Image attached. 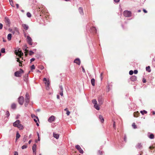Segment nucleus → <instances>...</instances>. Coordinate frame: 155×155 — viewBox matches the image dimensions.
I'll return each mask as SVG.
<instances>
[{"instance_id":"1","label":"nucleus","mask_w":155,"mask_h":155,"mask_svg":"<svg viewBox=\"0 0 155 155\" xmlns=\"http://www.w3.org/2000/svg\"><path fill=\"white\" fill-rule=\"evenodd\" d=\"M13 126L15 127H17L20 130L23 129L24 127L21 124V122L19 120H17L13 123Z\"/></svg>"},{"instance_id":"2","label":"nucleus","mask_w":155,"mask_h":155,"mask_svg":"<svg viewBox=\"0 0 155 155\" xmlns=\"http://www.w3.org/2000/svg\"><path fill=\"white\" fill-rule=\"evenodd\" d=\"M30 97L29 94L26 93L25 95V106L26 107L28 105V103L29 102Z\"/></svg>"},{"instance_id":"3","label":"nucleus","mask_w":155,"mask_h":155,"mask_svg":"<svg viewBox=\"0 0 155 155\" xmlns=\"http://www.w3.org/2000/svg\"><path fill=\"white\" fill-rule=\"evenodd\" d=\"M43 81H46L45 83L46 89L47 90H48L50 88V81L49 80H47V79L44 78L43 79Z\"/></svg>"},{"instance_id":"4","label":"nucleus","mask_w":155,"mask_h":155,"mask_svg":"<svg viewBox=\"0 0 155 155\" xmlns=\"http://www.w3.org/2000/svg\"><path fill=\"white\" fill-rule=\"evenodd\" d=\"M15 53L16 54L19 56L20 58H21L23 54L20 49L15 50Z\"/></svg>"},{"instance_id":"5","label":"nucleus","mask_w":155,"mask_h":155,"mask_svg":"<svg viewBox=\"0 0 155 155\" xmlns=\"http://www.w3.org/2000/svg\"><path fill=\"white\" fill-rule=\"evenodd\" d=\"M24 73V71L21 69H20L19 71H17L15 73V75L17 77H19L21 76V74Z\"/></svg>"},{"instance_id":"6","label":"nucleus","mask_w":155,"mask_h":155,"mask_svg":"<svg viewBox=\"0 0 155 155\" xmlns=\"http://www.w3.org/2000/svg\"><path fill=\"white\" fill-rule=\"evenodd\" d=\"M92 102L94 104V108L97 110H99L100 109V107L97 104V102L95 99H93L92 100Z\"/></svg>"},{"instance_id":"7","label":"nucleus","mask_w":155,"mask_h":155,"mask_svg":"<svg viewBox=\"0 0 155 155\" xmlns=\"http://www.w3.org/2000/svg\"><path fill=\"white\" fill-rule=\"evenodd\" d=\"M123 15L125 17H129L131 16V13L130 11L126 10L124 12Z\"/></svg>"},{"instance_id":"8","label":"nucleus","mask_w":155,"mask_h":155,"mask_svg":"<svg viewBox=\"0 0 155 155\" xmlns=\"http://www.w3.org/2000/svg\"><path fill=\"white\" fill-rule=\"evenodd\" d=\"M18 102L20 105H22L24 103V97L22 96H20L18 98Z\"/></svg>"},{"instance_id":"9","label":"nucleus","mask_w":155,"mask_h":155,"mask_svg":"<svg viewBox=\"0 0 155 155\" xmlns=\"http://www.w3.org/2000/svg\"><path fill=\"white\" fill-rule=\"evenodd\" d=\"M76 148L79 151V152L81 153H83V151L81 148L80 146L78 145L75 146Z\"/></svg>"},{"instance_id":"10","label":"nucleus","mask_w":155,"mask_h":155,"mask_svg":"<svg viewBox=\"0 0 155 155\" xmlns=\"http://www.w3.org/2000/svg\"><path fill=\"white\" fill-rule=\"evenodd\" d=\"M27 41L28 43L30 45H32V40L31 38L29 36H27Z\"/></svg>"},{"instance_id":"11","label":"nucleus","mask_w":155,"mask_h":155,"mask_svg":"<svg viewBox=\"0 0 155 155\" xmlns=\"http://www.w3.org/2000/svg\"><path fill=\"white\" fill-rule=\"evenodd\" d=\"M55 119V117L54 116L52 115L48 119V121L50 123H51L54 121Z\"/></svg>"},{"instance_id":"12","label":"nucleus","mask_w":155,"mask_h":155,"mask_svg":"<svg viewBox=\"0 0 155 155\" xmlns=\"http://www.w3.org/2000/svg\"><path fill=\"white\" fill-rule=\"evenodd\" d=\"M5 22L7 25H9L10 24V21L8 18L7 17H5L4 19Z\"/></svg>"},{"instance_id":"13","label":"nucleus","mask_w":155,"mask_h":155,"mask_svg":"<svg viewBox=\"0 0 155 155\" xmlns=\"http://www.w3.org/2000/svg\"><path fill=\"white\" fill-rule=\"evenodd\" d=\"M74 62L78 65H80L81 64V61L79 58H77L74 60Z\"/></svg>"},{"instance_id":"14","label":"nucleus","mask_w":155,"mask_h":155,"mask_svg":"<svg viewBox=\"0 0 155 155\" xmlns=\"http://www.w3.org/2000/svg\"><path fill=\"white\" fill-rule=\"evenodd\" d=\"M148 137L151 139H153L154 138V136L152 134L148 133Z\"/></svg>"},{"instance_id":"15","label":"nucleus","mask_w":155,"mask_h":155,"mask_svg":"<svg viewBox=\"0 0 155 155\" xmlns=\"http://www.w3.org/2000/svg\"><path fill=\"white\" fill-rule=\"evenodd\" d=\"M137 77L135 76H132L130 78L131 80L132 81H135L137 80Z\"/></svg>"},{"instance_id":"16","label":"nucleus","mask_w":155,"mask_h":155,"mask_svg":"<svg viewBox=\"0 0 155 155\" xmlns=\"http://www.w3.org/2000/svg\"><path fill=\"white\" fill-rule=\"evenodd\" d=\"M140 115V113L138 111L134 112V117H138Z\"/></svg>"},{"instance_id":"17","label":"nucleus","mask_w":155,"mask_h":155,"mask_svg":"<svg viewBox=\"0 0 155 155\" xmlns=\"http://www.w3.org/2000/svg\"><path fill=\"white\" fill-rule=\"evenodd\" d=\"M99 118L101 123H103L104 122V119L102 116L101 115H99Z\"/></svg>"},{"instance_id":"18","label":"nucleus","mask_w":155,"mask_h":155,"mask_svg":"<svg viewBox=\"0 0 155 155\" xmlns=\"http://www.w3.org/2000/svg\"><path fill=\"white\" fill-rule=\"evenodd\" d=\"M59 134L55 133H53V136L56 139H58L59 137Z\"/></svg>"},{"instance_id":"19","label":"nucleus","mask_w":155,"mask_h":155,"mask_svg":"<svg viewBox=\"0 0 155 155\" xmlns=\"http://www.w3.org/2000/svg\"><path fill=\"white\" fill-rule=\"evenodd\" d=\"M22 26L23 28L26 30H28L29 28L28 26L25 24H22Z\"/></svg>"},{"instance_id":"20","label":"nucleus","mask_w":155,"mask_h":155,"mask_svg":"<svg viewBox=\"0 0 155 155\" xmlns=\"http://www.w3.org/2000/svg\"><path fill=\"white\" fill-rule=\"evenodd\" d=\"M20 137V135L18 132H17L16 136V141H17L18 139Z\"/></svg>"},{"instance_id":"21","label":"nucleus","mask_w":155,"mask_h":155,"mask_svg":"<svg viewBox=\"0 0 155 155\" xmlns=\"http://www.w3.org/2000/svg\"><path fill=\"white\" fill-rule=\"evenodd\" d=\"M36 145L34 144L32 146L33 151H36Z\"/></svg>"},{"instance_id":"22","label":"nucleus","mask_w":155,"mask_h":155,"mask_svg":"<svg viewBox=\"0 0 155 155\" xmlns=\"http://www.w3.org/2000/svg\"><path fill=\"white\" fill-rule=\"evenodd\" d=\"M95 80L94 78H92L91 80V82L92 85L93 86H95Z\"/></svg>"},{"instance_id":"23","label":"nucleus","mask_w":155,"mask_h":155,"mask_svg":"<svg viewBox=\"0 0 155 155\" xmlns=\"http://www.w3.org/2000/svg\"><path fill=\"white\" fill-rule=\"evenodd\" d=\"M12 38V34H9L7 36V38L8 41H10L11 39Z\"/></svg>"},{"instance_id":"24","label":"nucleus","mask_w":155,"mask_h":155,"mask_svg":"<svg viewBox=\"0 0 155 155\" xmlns=\"http://www.w3.org/2000/svg\"><path fill=\"white\" fill-rule=\"evenodd\" d=\"M79 11L81 15L83 14V10L82 8H79Z\"/></svg>"},{"instance_id":"25","label":"nucleus","mask_w":155,"mask_h":155,"mask_svg":"<svg viewBox=\"0 0 155 155\" xmlns=\"http://www.w3.org/2000/svg\"><path fill=\"white\" fill-rule=\"evenodd\" d=\"M16 105L14 103L12 104L11 105V108L12 109H15L16 108Z\"/></svg>"},{"instance_id":"26","label":"nucleus","mask_w":155,"mask_h":155,"mask_svg":"<svg viewBox=\"0 0 155 155\" xmlns=\"http://www.w3.org/2000/svg\"><path fill=\"white\" fill-rule=\"evenodd\" d=\"M91 30H92V31H93V33H96L97 32V30L96 29L95 27H93L91 28Z\"/></svg>"},{"instance_id":"27","label":"nucleus","mask_w":155,"mask_h":155,"mask_svg":"<svg viewBox=\"0 0 155 155\" xmlns=\"http://www.w3.org/2000/svg\"><path fill=\"white\" fill-rule=\"evenodd\" d=\"M146 70L148 72H150L151 71V69H150V66H148L146 68Z\"/></svg>"},{"instance_id":"28","label":"nucleus","mask_w":155,"mask_h":155,"mask_svg":"<svg viewBox=\"0 0 155 155\" xmlns=\"http://www.w3.org/2000/svg\"><path fill=\"white\" fill-rule=\"evenodd\" d=\"M140 112L142 115H143L144 114H146L147 113V112L145 110L141 111Z\"/></svg>"},{"instance_id":"29","label":"nucleus","mask_w":155,"mask_h":155,"mask_svg":"<svg viewBox=\"0 0 155 155\" xmlns=\"http://www.w3.org/2000/svg\"><path fill=\"white\" fill-rule=\"evenodd\" d=\"M31 117L32 118H36L38 120V118L37 117H36L34 114H31Z\"/></svg>"},{"instance_id":"30","label":"nucleus","mask_w":155,"mask_h":155,"mask_svg":"<svg viewBox=\"0 0 155 155\" xmlns=\"http://www.w3.org/2000/svg\"><path fill=\"white\" fill-rule=\"evenodd\" d=\"M132 126L134 129H136L137 128V127L134 123L132 124Z\"/></svg>"},{"instance_id":"31","label":"nucleus","mask_w":155,"mask_h":155,"mask_svg":"<svg viewBox=\"0 0 155 155\" xmlns=\"http://www.w3.org/2000/svg\"><path fill=\"white\" fill-rule=\"evenodd\" d=\"M10 5L13 7H15L14 5H13V2L12 0H9Z\"/></svg>"},{"instance_id":"32","label":"nucleus","mask_w":155,"mask_h":155,"mask_svg":"<svg viewBox=\"0 0 155 155\" xmlns=\"http://www.w3.org/2000/svg\"><path fill=\"white\" fill-rule=\"evenodd\" d=\"M27 147V145H24L22 146L21 149H24L26 148Z\"/></svg>"},{"instance_id":"33","label":"nucleus","mask_w":155,"mask_h":155,"mask_svg":"<svg viewBox=\"0 0 155 155\" xmlns=\"http://www.w3.org/2000/svg\"><path fill=\"white\" fill-rule=\"evenodd\" d=\"M27 15L28 17H30L31 16V14L29 12L27 13Z\"/></svg>"},{"instance_id":"34","label":"nucleus","mask_w":155,"mask_h":155,"mask_svg":"<svg viewBox=\"0 0 155 155\" xmlns=\"http://www.w3.org/2000/svg\"><path fill=\"white\" fill-rule=\"evenodd\" d=\"M98 155H102L103 154V152L102 151H101L100 150H99L98 151Z\"/></svg>"},{"instance_id":"35","label":"nucleus","mask_w":155,"mask_h":155,"mask_svg":"<svg viewBox=\"0 0 155 155\" xmlns=\"http://www.w3.org/2000/svg\"><path fill=\"white\" fill-rule=\"evenodd\" d=\"M1 52L2 53H4L5 52V50L4 48H2L1 49Z\"/></svg>"},{"instance_id":"36","label":"nucleus","mask_w":155,"mask_h":155,"mask_svg":"<svg viewBox=\"0 0 155 155\" xmlns=\"http://www.w3.org/2000/svg\"><path fill=\"white\" fill-rule=\"evenodd\" d=\"M113 127L114 129H116V125L115 122V121H114L113 123Z\"/></svg>"},{"instance_id":"37","label":"nucleus","mask_w":155,"mask_h":155,"mask_svg":"<svg viewBox=\"0 0 155 155\" xmlns=\"http://www.w3.org/2000/svg\"><path fill=\"white\" fill-rule=\"evenodd\" d=\"M129 74L130 75H132L133 74V71H132V70L130 71H129Z\"/></svg>"},{"instance_id":"38","label":"nucleus","mask_w":155,"mask_h":155,"mask_svg":"<svg viewBox=\"0 0 155 155\" xmlns=\"http://www.w3.org/2000/svg\"><path fill=\"white\" fill-rule=\"evenodd\" d=\"M34 54V52L31 51H30L29 52V54L30 55H32Z\"/></svg>"},{"instance_id":"39","label":"nucleus","mask_w":155,"mask_h":155,"mask_svg":"<svg viewBox=\"0 0 155 155\" xmlns=\"http://www.w3.org/2000/svg\"><path fill=\"white\" fill-rule=\"evenodd\" d=\"M66 112V114L68 116H69L70 114V112L68 110H67Z\"/></svg>"},{"instance_id":"40","label":"nucleus","mask_w":155,"mask_h":155,"mask_svg":"<svg viewBox=\"0 0 155 155\" xmlns=\"http://www.w3.org/2000/svg\"><path fill=\"white\" fill-rule=\"evenodd\" d=\"M31 69H34L35 68L34 65H32L31 67Z\"/></svg>"},{"instance_id":"41","label":"nucleus","mask_w":155,"mask_h":155,"mask_svg":"<svg viewBox=\"0 0 155 155\" xmlns=\"http://www.w3.org/2000/svg\"><path fill=\"white\" fill-rule=\"evenodd\" d=\"M103 73H102L101 74V75H100V78H101V80H102V79H103V78H102V75H103Z\"/></svg>"},{"instance_id":"42","label":"nucleus","mask_w":155,"mask_h":155,"mask_svg":"<svg viewBox=\"0 0 155 155\" xmlns=\"http://www.w3.org/2000/svg\"><path fill=\"white\" fill-rule=\"evenodd\" d=\"M141 147V145L140 144H138V145L137 146V147L138 148H140Z\"/></svg>"},{"instance_id":"43","label":"nucleus","mask_w":155,"mask_h":155,"mask_svg":"<svg viewBox=\"0 0 155 155\" xmlns=\"http://www.w3.org/2000/svg\"><path fill=\"white\" fill-rule=\"evenodd\" d=\"M142 81H143V83H145L146 82V80L145 79V78H143V80H142Z\"/></svg>"},{"instance_id":"44","label":"nucleus","mask_w":155,"mask_h":155,"mask_svg":"<svg viewBox=\"0 0 155 155\" xmlns=\"http://www.w3.org/2000/svg\"><path fill=\"white\" fill-rule=\"evenodd\" d=\"M3 25L2 24L0 23V29H2V28Z\"/></svg>"},{"instance_id":"45","label":"nucleus","mask_w":155,"mask_h":155,"mask_svg":"<svg viewBox=\"0 0 155 155\" xmlns=\"http://www.w3.org/2000/svg\"><path fill=\"white\" fill-rule=\"evenodd\" d=\"M24 49H25V51L27 52L28 51L27 50V47L26 46H25V47H24Z\"/></svg>"},{"instance_id":"46","label":"nucleus","mask_w":155,"mask_h":155,"mask_svg":"<svg viewBox=\"0 0 155 155\" xmlns=\"http://www.w3.org/2000/svg\"><path fill=\"white\" fill-rule=\"evenodd\" d=\"M14 155H18V153L16 151L14 152Z\"/></svg>"},{"instance_id":"47","label":"nucleus","mask_w":155,"mask_h":155,"mask_svg":"<svg viewBox=\"0 0 155 155\" xmlns=\"http://www.w3.org/2000/svg\"><path fill=\"white\" fill-rule=\"evenodd\" d=\"M154 148V147L153 146H150V147H149V148L150 149H152Z\"/></svg>"},{"instance_id":"48","label":"nucleus","mask_w":155,"mask_h":155,"mask_svg":"<svg viewBox=\"0 0 155 155\" xmlns=\"http://www.w3.org/2000/svg\"><path fill=\"white\" fill-rule=\"evenodd\" d=\"M134 73L135 74H137L138 73V71L137 70H135Z\"/></svg>"},{"instance_id":"49","label":"nucleus","mask_w":155,"mask_h":155,"mask_svg":"<svg viewBox=\"0 0 155 155\" xmlns=\"http://www.w3.org/2000/svg\"><path fill=\"white\" fill-rule=\"evenodd\" d=\"M35 59L34 58H31L30 60L31 62H32L34 61H35Z\"/></svg>"},{"instance_id":"50","label":"nucleus","mask_w":155,"mask_h":155,"mask_svg":"<svg viewBox=\"0 0 155 155\" xmlns=\"http://www.w3.org/2000/svg\"><path fill=\"white\" fill-rule=\"evenodd\" d=\"M60 94L61 96H62L63 95V91H61Z\"/></svg>"},{"instance_id":"51","label":"nucleus","mask_w":155,"mask_h":155,"mask_svg":"<svg viewBox=\"0 0 155 155\" xmlns=\"http://www.w3.org/2000/svg\"><path fill=\"white\" fill-rule=\"evenodd\" d=\"M60 88L61 91H63V88L61 86H60Z\"/></svg>"},{"instance_id":"52","label":"nucleus","mask_w":155,"mask_h":155,"mask_svg":"<svg viewBox=\"0 0 155 155\" xmlns=\"http://www.w3.org/2000/svg\"><path fill=\"white\" fill-rule=\"evenodd\" d=\"M6 114H7V116H9L10 114H9V112L8 111H7Z\"/></svg>"},{"instance_id":"53","label":"nucleus","mask_w":155,"mask_h":155,"mask_svg":"<svg viewBox=\"0 0 155 155\" xmlns=\"http://www.w3.org/2000/svg\"><path fill=\"white\" fill-rule=\"evenodd\" d=\"M120 0H114V1L116 3H117L119 2Z\"/></svg>"},{"instance_id":"54","label":"nucleus","mask_w":155,"mask_h":155,"mask_svg":"<svg viewBox=\"0 0 155 155\" xmlns=\"http://www.w3.org/2000/svg\"><path fill=\"white\" fill-rule=\"evenodd\" d=\"M26 138H27V136H24V139H25V140L24 141V142H25L26 141Z\"/></svg>"},{"instance_id":"55","label":"nucleus","mask_w":155,"mask_h":155,"mask_svg":"<svg viewBox=\"0 0 155 155\" xmlns=\"http://www.w3.org/2000/svg\"><path fill=\"white\" fill-rule=\"evenodd\" d=\"M143 11L145 13H147V11L145 9H143Z\"/></svg>"},{"instance_id":"56","label":"nucleus","mask_w":155,"mask_h":155,"mask_svg":"<svg viewBox=\"0 0 155 155\" xmlns=\"http://www.w3.org/2000/svg\"><path fill=\"white\" fill-rule=\"evenodd\" d=\"M82 71L83 72H85V70L83 67H82Z\"/></svg>"},{"instance_id":"57","label":"nucleus","mask_w":155,"mask_h":155,"mask_svg":"<svg viewBox=\"0 0 155 155\" xmlns=\"http://www.w3.org/2000/svg\"><path fill=\"white\" fill-rule=\"evenodd\" d=\"M38 120L36 118H34V121L36 122V123H37V120Z\"/></svg>"},{"instance_id":"58","label":"nucleus","mask_w":155,"mask_h":155,"mask_svg":"<svg viewBox=\"0 0 155 155\" xmlns=\"http://www.w3.org/2000/svg\"><path fill=\"white\" fill-rule=\"evenodd\" d=\"M33 155H36V151H33Z\"/></svg>"},{"instance_id":"59","label":"nucleus","mask_w":155,"mask_h":155,"mask_svg":"<svg viewBox=\"0 0 155 155\" xmlns=\"http://www.w3.org/2000/svg\"><path fill=\"white\" fill-rule=\"evenodd\" d=\"M16 6L17 7V8H18V7H19V5H18V4H16Z\"/></svg>"},{"instance_id":"60","label":"nucleus","mask_w":155,"mask_h":155,"mask_svg":"<svg viewBox=\"0 0 155 155\" xmlns=\"http://www.w3.org/2000/svg\"><path fill=\"white\" fill-rule=\"evenodd\" d=\"M17 62H20L19 58H17Z\"/></svg>"},{"instance_id":"61","label":"nucleus","mask_w":155,"mask_h":155,"mask_svg":"<svg viewBox=\"0 0 155 155\" xmlns=\"http://www.w3.org/2000/svg\"><path fill=\"white\" fill-rule=\"evenodd\" d=\"M126 136H125L124 138V140L125 141H126Z\"/></svg>"},{"instance_id":"62","label":"nucleus","mask_w":155,"mask_h":155,"mask_svg":"<svg viewBox=\"0 0 155 155\" xmlns=\"http://www.w3.org/2000/svg\"><path fill=\"white\" fill-rule=\"evenodd\" d=\"M31 140H29V141H28V143H29V144H30V143H31Z\"/></svg>"},{"instance_id":"63","label":"nucleus","mask_w":155,"mask_h":155,"mask_svg":"<svg viewBox=\"0 0 155 155\" xmlns=\"http://www.w3.org/2000/svg\"><path fill=\"white\" fill-rule=\"evenodd\" d=\"M37 133L38 137H40L39 133L38 132H37Z\"/></svg>"},{"instance_id":"64","label":"nucleus","mask_w":155,"mask_h":155,"mask_svg":"<svg viewBox=\"0 0 155 155\" xmlns=\"http://www.w3.org/2000/svg\"><path fill=\"white\" fill-rule=\"evenodd\" d=\"M38 141H40V137H38Z\"/></svg>"}]
</instances>
